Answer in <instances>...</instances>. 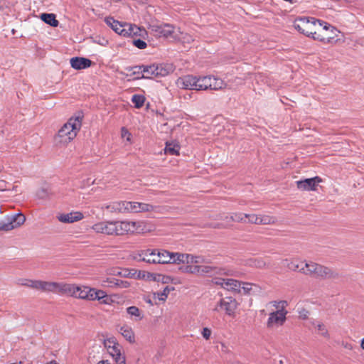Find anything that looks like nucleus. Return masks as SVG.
<instances>
[{"label":"nucleus","instance_id":"38","mask_svg":"<svg viewBox=\"0 0 364 364\" xmlns=\"http://www.w3.org/2000/svg\"><path fill=\"white\" fill-rule=\"evenodd\" d=\"M210 84V90H223L227 87V84L222 79L215 76L211 77Z\"/></svg>","mask_w":364,"mask_h":364},{"label":"nucleus","instance_id":"54","mask_svg":"<svg viewBox=\"0 0 364 364\" xmlns=\"http://www.w3.org/2000/svg\"><path fill=\"white\" fill-rule=\"evenodd\" d=\"M360 348L364 350V337L360 340Z\"/></svg>","mask_w":364,"mask_h":364},{"label":"nucleus","instance_id":"28","mask_svg":"<svg viewBox=\"0 0 364 364\" xmlns=\"http://www.w3.org/2000/svg\"><path fill=\"white\" fill-rule=\"evenodd\" d=\"M102 283L104 286H107L110 288L127 289L130 287V283L128 281L110 277H107L102 280Z\"/></svg>","mask_w":364,"mask_h":364},{"label":"nucleus","instance_id":"30","mask_svg":"<svg viewBox=\"0 0 364 364\" xmlns=\"http://www.w3.org/2000/svg\"><path fill=\"white\" fill-rule=\"evenodd\" d=\"M246 213H232L230 215L223 216L219 215L220 218L223 219L227 223H245L246 222Z\"/></svg>","mask_w":364,"mask_h":364},{"label":"nucleus","instance_id":"24","mask_svg":"<svg viewBox=\"0 0 364 364\" xmlns=\"http://www.w3.org/2000/svg\"><path fill=\"white\" fill-rule=\"evenodd\" d=\"M177 31L174 34L173 42L180 43L186 46L191 45L194 41L193 37L190 33L184 32L179 27H177Z\"/></svg>","mask_w":364,"mask_h":364},{"label":"nucleus","instance_id":"46","mask_svg":"<svg viewBox=\"0 0 364 364\" xmlns=\"http://www.w3.org/2000/svg\"><path fill=\"white\" fill-rule=\"evenodd\" d=\"M132 43L135 47L141 50L145 49L147 47V43L141 39L134 40Z\"/></svg>","mask_w":364,"mask_h":364},{"label":"nucleus","instance_id":"55","mask_svg":"<svg viewBox=\"0 0 364 364\" xmlns=\"http://www.w3.org/2000/svg\"><path fill=\"white\" fill-rule=\"evenodd\" d=\"M109 274L113 275H120L121 272L119 271H114L113 272H110Z\"/></svg>","mask_w":364,"mask_h":364},{"label":"nucleus","instance_id":"13","mask_svg":"<svg viewBox=\"0 0 364 364\" xmlns=\"http://www.w3.org/2000/svg\"><path fill=\"white\" fill-rule=\"evenodd\" d=\"M26 221V217L22 213H18L8 217L4 221L0 222V230L10 231L21 227Z\"/></svg>","mask_w":364,"mask_h":364},{"label":"nucleus","instance_id":"7","mask_svg":"<svg viewBox=\"0 0 364 364\" xmlns=\"http://www.w3.org/2000/svg\"><path fill=\"white\" fill-rule=\"evenodd\" d=\"M105 21L115 33L123 37L139 36L144 38L148 36L145 28L135 24L121 23L112 17L106 18Z\"/></svg>","mask_w":364,"mask_h":364},{"label":"nucleus","instance_id":"6","mask_svg":"<svg viewBox=\"0 0 364 364\" xmlns=\"http://www.w3.org/2000/svg\"><path fill=\"white\" fill-rule=\"evenodd\" d=\"M288 302L285 300H276L268 303L267 308L270 311L267 321L269 328L282 326L287 320Z\"/></svg>","mask_w":364,"mask_h":364},{"label":"nucleus","instance_id":"4","mask_svg":"<svg viewBox=\"0 0 364 364\" xmlns=\"http://www.w3.org/2000/svg\"><path fill=\"white\" fill-rule=\"evenodd\" d=\"M343 34L331 24L319 21L313 40L324 46H335L342 41Z\"/></svg>","mask_w":364,"mask_h":364},{"label":"nucleus","instance_id":"22","mask_svg":"<svg viewBox=\"0 0 364 364\" xmlns=\"http://www.w3.org/2000/svg\"><path fill=\"white\" fill-rule=\"evenodd\" d=\"M174 290V287L167 285L161 291L151 292L153 300H154L153 301L156 303V306L165 304L170 293Z\"/></svg>","mask_w":364,"mask_h":364},{"label":"nucleus","instance_id":"26","mask_svg":"<svg viewBox=\"0 0 364 364\" xmlns=\"http://www.w3.org/2000/svg\"><path fill=\"white\" fill-rule=\"evenodd\" d=\"M154 76L165 77L172 73L175 68L172 63L154 64Z\"/></svg>","mask_w":364,"mask_h":364},{"label":"nucleus","instance_id":"48","mask_svg":"<svg viewBox=\"0 0 364 364\" xmlns=\"http://www.w3.org/2000/svg\"><path fill=\"white\" fill-rule=\"evenodd\" d=\"M201 334L205 340H208L211 336L212 331L208 327H205L203 328Z\"/></svg>","mask_w":364,"mask_h":364},{"label":"nucleus","instance_id":"8","mask_svg":"<svg viewBox=\"0 0 364 364\" xmlns=\"http://www.w3.org/2000/svg\"><path fill=\"white\" fill-rule=\"evenodd\" d=\"M174 253L164 249H146L137 255L139 260L149 264H173Z\"/></svg>","mask_w":364,"mask_h":364},{"label":"nucleus","instance_id":"43","mask_svg":"<svg viewBox=\"0 0 364 364\" xmlns=\"http://www.w3.org/2000/svg\"><path fill=\"white\" fill-rule=\"evenodd\" d=\"M129 277L145 281L146 271L145 270H135L132 273H129L128 275Z\"/></svg>","mask_w":364,"mask_h":364},{"label":"nucleus","instance_id":"45","mask_svg":"<svg viewBox=\"0 0 364 364\" xmlns=\"http://www.w3.org/2000/svg\"><path fill=\"white\" fill-rule=\"evenodd\" d=\"M253 284L250 283L242 282L240 290H237L238 293L248 294L252 290Z\"/></svg>","mask_w":364,"mask_h":364},{"label":"nucleus","instance_id":"52","mask_svg":"<svg viewBox=\"0 0 364 364\" xmlns=\"http://www.w3.org/2000/svg\"><path fill=\"white\" fill-rule=\"evenodd\" d=\"M212 226L215 228H223L225 227V225H224L223 223H215L212 225Z\"/></svg>","mask_w":364,"mask_h":364},{"label":"nucleus","instance_id":"50","mask_svg":"<svg viewBox=\"0 0 364 364\" xmlns=\"http://www.w3.org/2000/svg\"><path fill=\"white\" fill-rule=\"evenodd\" d=\"M225 279H225V278H215V279H214L213 282L215 284H216L218 286H220L222 288L224 289Z\"/></svg>","mask_w":364,"mask_h":364},{"label":"nucleus","instance_id":"44","mask_svg":"<svg viewBox=\"0 0 364 364\" xmlns=\"http://www.w3.org/2000/svg\"><path fill=\"white\" fill-rule=\"evenodd\" d=\"M121 137L124 139L128 144H131L132 143V134L125 127L121 129Z\"/></svg>","mask_w":364,"mask_h":364},{"label":"nucleus","instance_id":"53","mask_svg":"<svg viewBox=\"0 0 364 364\" xmlns=\"http://www.w3.org/2000/svg\"><path fill=\"white\" fill-rule=\"evenodd\" d=\"M97 364H111L108 360H100Z\"/></svg>","mask_w":364,"mask_h":364},{"label":"nucleus","instance_id":"10","mask_svg":"<svg viewBox=\"0 0 364 364\" xmlns=\"http://www.w3.org/2000/svg\"><path fill=\"white\" fill-rule=\"evenodd\" d=\"M148 29L156 38L171 40L172 41L174 34L177 31V26L173 24L159 22L156 20L151 21L148 24Z\"/></svg>","mask_w":364,"mask_h":364},{"label":"nucleus","instance_id":"18","mask_svg":"<svg viewBox=\"0 0 364 364\" xmlns=\"http://www.w3.org/2000/svg\"><path fill=\"white\" fill-rule=\"evenodd\" d=\"M198 77L193 75H185L176 80V85L182 89L198 90Z\"/></svg>","mask_w":364,"mask_h":364},{"label":"nucleus","instance_id":"39","mask_svg":"<svg viewBox=\"0 0 364 364\" xmlns=\"http://www.w3.org/2000/svg\"><path fill=\"white\" fill-rule=\"evenodd\" d=\"M315 332L324 338L328 339L330 338L328 330L323 323L318 322L315 324Z\"/></svg>","mask_w":364,"mask_h":364},{"label":"nucleus","instance_id":"23","mask_svg":"<svg viewBox=\"0 0 364 364\" xmlns=\"http://www.w3.org/2000/svg\"><path fill=\"white\" fill-rule=\"evenodd\" d=\"M219 305L228 315L234 316L238 304L235 299L226 297L220 301Z\"/></svg>","mask_w":364,"mask_h":364},{"label":"nucleus","instance_id":"3","mask_svg":"<svg viewBox=\"0 0 364 364\" xmlns=\"http://www.w3.org/2000/svg\"><path fill=\"white\" fill-rule=\"evenodd\" d=\"M82 118L73 116L61 127L54 137L55 145L65 146L77 136L82 127Z\"/></svg>","mask_w":364,"mask_h":364},{"label":"nucleus","instance_id":"15","mask_svg":"<svg viewBox=\"0 0 364 364\" xmlns=\"http://www.w3.org/2000/svg\"><path fill=\"white\" fill-rule=\"evenodd\" d=\"M247 222L255 225H272L277 222L276 218L269 215L246 213Z\"/></svg>","mask_w":364,"mask_h":364},{"label":"nucleus","instance_id":"31","mask_svg":"<svg viewBox=\"0 0 364 364\" xmlns=\"http://www.w3.org/2000/svg\"><path fill=\"white\" fill-rule=\"evenodd\" d=\"M120 334L130 343H135V335L131 326L124 324L119 328Z\"/></svg>","mask_w":364,"mask_h":364},{"label":"nucleus","instance_id":"5","mask_svg":"<svg viewBox=\"0 0 364 364\" xmlns=\"http://www.w3.org/2000/svg\"><path fill=\"white\" fill-rule=\"evenodd\" d=\"M113 236L132 235L150 232L147 223L142 220H112Z\"/></svg>","mask_w":364,"mask_h":364},{"label":"nucleus","instance_id":"27","mask_svg":"<svg viewBox=\"0 0 364 364\" xmlns=\"http://www.w3.org/2000/svg\"><path fill=\"white\" fill-rule=\"evenodd\" d=\"M286 267L292 272H298L301 274V269H305L306 260H299L296 258L285 259L284 260Z\"/></svg>","mask_w":364,"mask_h":364},{"label":"nucleus","instance_id":"2","mask_svg":"<svg viewBox=\"0 0 364 364\" xmlns=\"http://www.w3.org/2000/svg\"><path fill=\"white\" fill-rule=\"evenodd\" d=\"M63 294L88 301H97L100 304L105 305H110L113 301L106 291L102 289L76 284L64 282Z\"/></svg>","mask_w":364,"mask_h":364},{"label":"nucleus","instance_id":"41","mask_svg":"<svg viewBox=\"0 0 364 364\" xmlns=\"http://www.w3.org/2000/svg\"><path fill=\"white\" fill-rule=\"evenodd\" d=\"M250 264L255 268L264 269L267 267L266 262L262 258H253L250 259Z\"/></svg>","mask_w":364,"mask_h":364},{"label":"nucleus","instance_id":"32","mask_svg":"<svg viewBox=\"0 0 364 364\" xmlns=\"http://www.w3.org/2000/svg\"><path fill=\"white\" fill-rule=\"evenodd\" d=\"M180 144L176 141H168L166 143L164 152L166 154L178 156L180 154Z\"/></svg>","mask_w":364,"mask_h":364},{"label":"nucleus","instance_id":"25","mask_svg":"<svg viewBox=\"0 0 364 364\" xmlns=\"http://www.w3.org/2000/svg\"><path fill=\"white\" fill-rule=\"evenodd\" d=\"M70 66L77 70L88 68L93 63L88 58L83 57H73L70 60Z\"/></svg>","mask_w":364,"mask_h":364},{"label":"nucleus","instance_id":"49","mask_svg":"<svg viewBox=\"0 0 364 364\" xmlns=\"http://www.w3.org/2000/svg\"><path fill=\"white\" fill-rule=\"evenodd\" d=\"M153 297H152V293L151 292L150 294H149L148 295H146V296L144 297V301L148 304L149 306H156V303L154 302L153 300Z\"/></svg>","mask_w":364,"mask_h":364},{"label":"nucleus","instance_id":"34","mask_svg":"<svg viewBox=\"0 0 364 364\" xmlns=\"http://www.w3.org/2000/svg\"><path fill=\"white\" fill-rule=\"evenodd\" d=\"M120 346L112 349L108 352L109 355L115 360L117 364H126L125 357L122 355Z\"/></svg>","mask_w":364,"mask_h":364},{"label":"nucleus","instance_id":"42","mask_svg":"<svg viewBox=\"0 0 364 364\" xmlns=\"http://www.w3.org/2000/svg\"><path fill=\"white\" fill-rule=\"evenodd\" d=\"M118 346H119V344L116 341L114 338H109L104 341V346L107 350V352Z\"/></svg>","mask_w":364,"mask_h":364},{"label":"nucleus","instance_id":"1","mask_svg":"<svg viewBox=\"0 0 364 364\" xmlns=\"http://www.w3.org/2000/svg\"><path fill=\"white\" fill-rule=\"evenodd\" d=\"M173 257V264H183L179 270L184 274L204 277L212 274L215 269V267L204 264V258L200 255L175 252Z\"/></svg>","mask_w":364,"mask_h":364},{"label":"nucleus","instance_id":"9","mask_svg":"<svg viewBox=\"0 0 364 364\" xmlns=\"http://www.w3.org/2000/svg\"><path fill=\"white\" fill-rule=\"evenodd\" d=\"M301 274L319 279H334L337 274L331 268L316 263L313 261L305 262V269H301Z\"/></svg>","mask_w":364,"mask_h":364},{"label":"nucleus","instance_id":"29","mask_svg":"<svg viewBox=\"0 0 364 364\" xmlns=\"http://www.w3.org/2000/svg\"><path fill=\"white\" fill-rule=\"evenodd\" d=\"M134 74H139L141 73L142 75L139 78H146V79H151L153 78L154 76V64L150 65H141L139 67H135L134 70L133 72Z\"/></svg>","mask_w":364,"mask_h":364},{"label":"nucleus","instance_id":"20","mask_svg":"<svg viewBox=\"0 0 364 364\" xmlns=\"http://www.w3.org/2000/svg\"><path fill=\"white\" fill-rule=\"evenodd\" d=\"M127 201H112L104 205V208L110 213H127Z\"/></svg>","mask_w":364,"mask_h":364},{"label":"nucleus","instance_id":"17","mask_svg":"<svg viewBox=\"0 0 364 364\" xmlns=\"http://www.w3.org/2000/svg\"><path fill=\"white\" fill-rule=\"evenodd\" d=\"M145 278V282H154L162 284H176L173 277L157 272L146 271Z\"/></svg>","mask_w":364,"mask_h":364},{"label":"nucleus","instance_id":"40","mask_svg":"<svg viewBox=\"0 0 364 364\" xmlns=\"http://www.w3.org/2000/svg\"><path fill=\"white\" fill-rule=\"evenodd\" d=\"M145 100V97L142 95H134L132 97V102L137 109L141 108L144 105Z\"/></svg>","mask_w":364,"mask_h":364},{"label":"nucleus","instance_id":"37","mask_svg":"<svg viewBox=\"0 0 364 364\" xmlns=\"http://www.w3.org/2000/svg\"><path fill=\"white\" fill-rule=\"evenodd\" d=\"M40 18L46 23L53 27H57L58 26V21L56 19L55 15L53 14H42Z\"/></svg>","mask_w":364,"mask_h":364},{"label":"nucleus","instance_id":"16","mask_svg":"<svg viewBox=\"0 0 364 364\" xmlns=\"http://www.w3.org/2000/svg\"><path fill=\"white\" fill-rule=\"evenodd\" d=\"M127 213H149L156 210V207L146 203L127 201Z\"/></svg>","mask_w":364,"mask_h":364},{"label":"nucleus","instance_id":"21","mask_svg":"<svg viewBox=\"0 0 364 364\" xmlns=\"http://www.w3.org/2000/svg\"><path fill=\"white\" fill-rule=\"evenodd\" d=\"M84 218V214L80 211H71L57 215L58 220L63 223H73L82 220Z\"/></svg>","mask_w":364,"mask_h":364},{"label":"nucleus","instance_id":"33","mask_svg":"<svg viewBox=\"0 0 364 364\" xmlns=\"http://www.w3.org/2000/svg\"><path fill=\"white\" fill-rule=\"evenodd\" d=\"M126 311L129 317L134 321H141L144 318L143 311L139 309L137 306H129L127 308Z\"/></svg>","mask_w":364,"mask_h":364},{"label":"nucleus","instance_id":"11","mask_svg":"<svg viewBox=\"0 0 364 364\" xmlns=\"http://www.w3.org/2000/svg\"><path fill=\"white\" fill-rule=\"evenodd\" d=\"M319 21L314 18L301 17L294 21V26L300 33L313 38Z\"/></svg>","mask_w":364,"mask_h":364},{"label":"nucleus","instance_id":"47","mask_svg":"<svg viewBox=\"0 0 364 364\" xmlns=\"http://www.w3.org/2000/svg\"><path fill=\"white\" fill-rule=\"evenodd\" d=\"M36 284V280L32 279H22L20 282V284L22 286L28 287L32 289H34V285Z\"/></svg>","mask_w":364,"mask_h":364},{"label":"nucleus","instance_id":"19","mask_svg":"<svg viewBox=\"0 0 364 364\" xmlns=\"http://www.w3.org/2000/svg\"><path fill=\"white\" fill-rule=\"evenodd\" d=\"M91 229L97 234L113 236L112 220L97 222L92 225Z\"/></svg>","mask_w":364,"mask_h":364},{"label":"nucleus","instance_id":"51","mask_svg":"<svg viewBox=\"0 0 364 364\" xmlns=\"http://www.w3.org/2000/svg\"><path fill=\"white\" fill-rule=\"evenodd\" d=\"M342 346L346 349V350H353V346L352 343H349V342H347V341H343L342 342Z\"/></svg>","mask_w":364,"mask_h":364},{"label":"nucleus","instance_id":"35","mask_svg":"<svg viewBox=\"0 0 364 364\" xmlns=\"http://www.w3.org/2000/svg\"><path fill=\"white\" fill-rule=\"evenodd\" d=\"M240 285H242V282L233 279H226L225 283V289L228 291H237V290H240Z\"/></svg>","mask_w":364,"mask_h":364},{"label":"nucleus","instance_id":"14","mask_svg":"<svg viewBox=\"0 0 364 364\" xmlns=\"http://www.w3.org/2000/svg\"><path fill=\"white\" fill-rule=\"evenodd\" d=\"M319 176L305 178L296 181V188L301 191H316L319 183L322 182Z\"/></svg>","mask_w":364,"mask_h":364},{"label":"nucleus","instance_id":"36","mask_svg":"<svg viewBox=\"0 0 364 364\" xmlns=\"http://www.w3.org/2000/svg\"><path fill=\"white\" fill-rule=\"evenodd\" d=\"M211 75L198 77V90H205L210 89Z\"/></svg>","mask_w":364,"mask_h":364},{"label":"nucleus","instance_id":"12","mask_svg":"<svg viewBox=\"0 0 364 364\" xmlns=\"http://www.w3.org/2000/svg\"><path fill=\"white\" fill-rule=\"evenodd\" d=\"M63 284L64 282L36 280L34 289L43 292L63 294Z\"/></svg>","mask_w":364,"mask_h":364},{"label":"nucleus","instance_id":"56","mask_svg":"<svg viewBox=\"0 0 364 364\" xmlns=\"http://www.w3.org/2000/svg\"><path fill=\"white\" fill-rule=\"evenodd\" d=\"M46 364H58V363L55 360H51V361L47 363Z\"/></svg>","mask_w":364,"mask_h":364}]
</instances>
